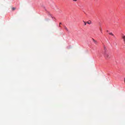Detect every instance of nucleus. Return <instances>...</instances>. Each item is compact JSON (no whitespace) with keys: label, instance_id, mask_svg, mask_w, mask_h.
<instances>
[{"label":"nucleus","instance_id":"1","mask_svg":"<svg viewBox=\"0 0 125 125\" xmlns=\"http://www.w3.org/2000/svg\"><path fill=\"white\" fill-rule=\"evenodd\" d=\"M86 23H88V24L90 25V24H91L92 23H91V21H87L86 22Z\"/></svg>","mask_w":125,"mask_h":125},{"label":"nucleus","instance_id":"2","mask_svg":"<svg viewBox=\"0 0 125 125\" xmlns=\"http://www.w3.org/2000/svg\"><path fill=\"white\" fill-rule=\"evenodd\" d=\"M109 34L110 35H111L114 37H115V36H114V35L112 33V32H109Z\"/></svg>","mask_w":125,"mask_h":125},{"label":"nucleus","instance_id":"3","mask_svg":"<svg viewBox=\"0 0 125 125\" xmlns=\"http://www.w3.org/2000/svg\"><path fill=\"white\" fill-rule=\"evenodd\" d=\"M93 42L95 44H96V43H97V41H95V40L94 39H93Z\"/></svg>","mask_w":125,"mask_h":125},{"label":"nucleus","instance_id":"4","mask_svg":"<svg viewBox=\"0 0 125 125\" xmlns=\"http://www.w3.org/2000/svg\"><path fill=\"white\" fill-rule=\"evenodd\" d=\"M105 58H109V55H105Z\"/></svg>","mask_w":125,"mask_h":125},{"label":"nucleus","instance_id":"5","mask_svg":"<svg viewBox=\"0 0 125 125\" xmlns=\"http://www.w3.org/2000/svg\"><path fill=\"white\" fill-rule=\"evenodd\" d=\"M99 30L101 33H102V29L101 28H100L99 29Z\"/></svg>","mask_w":125,"mask_h":125},{"label":"nucleus","instance_id":"6","mask_svg":"<svg viewBox=\"0 0 125 125\" xmlns=\"http://www.w3.org/2000/svg\"><path fill=\"white\" fill-rule=\"evenodd\" d=\"M64 28L67 31H68V29L66 27H64Z\"/></svg>","mask_w":125,"mask_h":125},{"label":"nucleus","instance_id":"7","mask_svg":"<svg viewBox=\"0 0 125 125\" xmlns=\"http://www.w3.org/2000/svg\"><path fill=\"white\" fill-rule=\"evenodd\" d=\"M12 10H13L16 9V8L14 7H13L12 8Z\"/></svg>","mask_w":125,"mask_h":125},{"label":"nucleus","instance_id":"8","mask_svg":"<svg viewBox=\"0 0 125 125\" xmlns=\"http://www.w3.org/2000/svg\"><path fill=\"white\" fill-rule=\"evenodd\" d=\"M104 49L105 51V50H106L105 47V46H104Z\"/></svg>","mask_w":125,"mask_h":125},{"label":"nucleus","instance_id":"9","mask_svg":"<svg viewBox=\"0 0 125 125\" xmlns=\"http://www.w3.org/2000/svg\"><path fill=\"white\" fill-rule=\"evenodd\" d=\"M83 22L84 23L85 25H86V23L85 21H83Z\"/></svg>","mask_w":125,"mask_h":125},{"label":"nucleus","instance_id":"10","mask_svg":"<svg viewBox=\"0 0 125 125\" xmlns=\"http://www.w3.org/2000/svg\"><path fill=\"white\" fill-rule=\"evenodd\" d=\"M62 24V23L61 22H60L59 23V27L60 26V25Z\"/></svg>","mask_w":125,"mask_h":125},{"label":"nucleus","instance_id":"11","mask_svg":"<svg viewBox=\"0 0 125 125\" xmlns=\"http://www.w3.org/2000/svg\"><path fill=\"white\" fill-rule=\"evenodd\" d=\"M73 0L74 1H77V0Z\"/></svg>","mask_w":125,"mask_h":125},{"label":"nucleus","instance_id":"12","mask_svg":"<svg viewBox=\"0 0 125 125\" xmlns=\"http://www.w3.org/2000/svg\"><path fill=\"white\" fill-rule=\"evenodd\" d=\"M107 31V32H108V31Z\"/></svg>","mask_w":125,"mask_h":125}]
</instances>
